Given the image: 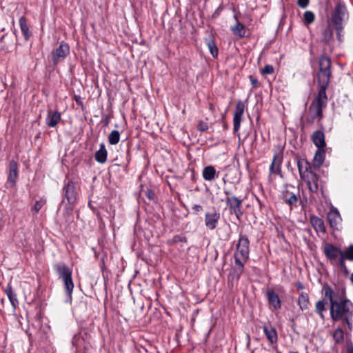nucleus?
Returning <instances> with one entry per match:
<instances>
[{
    "mask_svg": "<svg viewBox=\"0 0 353 353\" xmlns=\"http://www.w3.org/2000/svg\"><path fill=\"white\" fill-rule=\"evenodd\" d=\"M331 65L330 58L326 54L321 55L319 59V71L317 73L319 92L309 109L310 112L314 113V118L322 117L323 109L325 108L327 104L326 90L332 75Z\"/></svg>",
    "mask_w": 353,
    "mask_h": 353,
    "instance_id": "nucleus-1",
    "label": "nucleus"
},
{
    "mask_svg": "<svg viewBox=\"0 0 353 353\" xmlns=\"http://www.w3.org/2000/svg\"><path fill=\"white\" fill-rule=\"evenodd\" d=\"M330 317L333 321H341L343 326H347L348 331L346 332V336H350L353 330V303L350 300L332 303L330 305Z\"/></svg>",
    "mask_w": 353,
    "mask_h": 353,
    "instance_id": "nucleus-2",
    "label": "nucleus"
},
{
    "mask_svg": "<svg viewBox=\"0 0 353 353\" xmlns=\"http://www.w3.org/2000/svg\"><path fill=\"white\" fill-rule=\"evenodd\" d=\"M54 270L63 283V288L67 296L66 301L72 302V294L74 290V283L72 279V270L64 263H57L53 266Z\"/></svg>",
    "mask_w": 353,
    "mask_h": 353,
    "instance_id": "nucleus-3",
    "label": "nucleus"
},
{
    "mask_svg": "<svg viewBox=\"0 0 353 353\" xmlns=\"http://www.w3.org/2000/svg\"><path fill=\"white\" fill-rule=\"evenodd\" d=\"M249 255L250 240L246 234L241 232L234 253V260L247 262L249 259Z\"/></svg>",
    "mask_w": 353,
    "mask_h": 353,
    "instance_id": "nucleus-4",
    "label": "nucleus"
},
{
    "mask_svg": "<svg viewBox=\"0 0 353 353\" xmlns=\"http://www.w3.org/2000/svg\"><path fill=\"white\" fill-rule=\"evenodd\" d=\"M323 292L325 297H328L330 305H332V303H342L343 301L348 300L346 298V293L344 289L336 290L334 291L332 290L330 286L327 284H325L323 287Z\"/></svg>",
    "mask_w": 353,
    "mask_h": 353,
    "instance_id": "nucleus-5",
    "label": "nucleus"
},
{
    "mask_svg": "<svg viewBox=\"0 0 353 353\" xmlns=\"http://www.w3.org/2000/svg\"><path fill=\"white\" fill-rule=\"evenodd\" d=\"M231 214H234L238 220L241 219L243 212L241 210L242 200L235 196L226 197L225 199Z\"/></svg>",
    "mask_w": 353,
    "mask_h": 353,
    "instance_id": "nucleus-6",
    "label": "nucleus"
},
{
    "mask_svg": "<svg viewBox=\"0 0 353 353\" xmlns=\"http://www.w3.org/2000/svg\"><path fill=\"white\" fill-rule=\"evenodd\" d=\"M70 52L69 45L61 41L59 46L52 52V60L54 65L63 61Z\"/></svg>",
    "mask_w": 353,
    "mask_h": 353,
    "instance_id": "nucleus-7",
    "label": "nucleus"
},
{
    "mask_svg": "<svg viewBox=\"0 0 353 353\" xmlns=\"http://www.w3.org/2000/svg\"><path fill=\"white\" fill-rule=\"evenodd\" d=\"M63 194L64 198L67 199L69 204H73L75 203L77 192L75 184L72 181H65L63 187Z\"/></svg>",
    "mask_w": 353,
    "mask_h": 353,
    "instance_id": "nucleus-8",
    "label": "nucleus"
},
{
    "mask_svg": "<svg viewBox=\"0 0 353 353\" xmlns=\"http://www.w3.org/2000/svg\"><path fill=\"white\" fill-rule=\"evenodd\" d=\"M220 219L221 214L219 212L213 208L212 211L208 212L205 214L204 221L206 228L210 230H215Z\"/></svg>",
    "mask_w": 353,
    "mask_h": 353,
    "instance_id": "nucleus-9",
    "label": "nucleus"
},
{
    "mask_svg": "<svg viewBox=\"0 0 353 353\" xmlns=\"http://www.w3.org/2000/svg\"><path fill=\"white\" fill-rule=\"evenodd\" d=\"M235 266L232 269L228 274V281L232 283H237L245 268V264L247 262L239 260H234Z\"/></svg>",
    "mask_w": 353,
    "mask_h": 353,
    "instance_id": "nucleus-10",
    "label": "nucleus"
},
{
    "mask_svg": "<svg viewBox=\"0 0 353 353\" xmlns=\"http://www.w3.org/2000/svg\"><path fill=\"white\" fill-rule=\"evenodd\" d=\"M19 177L18 164L16 161L11 160L9 162V169L8 172V179L6 185L10 188L16 185Z\"/></svg>",
    "mask_w": 353,
    "mask_h": 353,
    "instance_id": "nucleus-11",
    "label": "nucleus"
},
{
    "mask_svg": "<svg viewBox=\"0 0 353 353\" xmlns=\"http://www.w3.org/2000/svg\"><path fill=\"white\" fill-rule=\"evenodd\" d=\"M302 179L306 182L308 189L311 192L316 193L318 192L321 181L319 176L314 170L309 172Z\"/></svg>",
    "mask_w": 353,
    "mask_h": 353,
    "instance_id": "nucleus-12",
    "label": "nucleus"
},
{
    "mask_svg": "<svg viewBox=\"0 0 353 353\" xmlns=\"http://www.w3.org/2000/svg\"><path fill=\"white\" fill-rule=\"evenodd\" d=\"M346 13L347 9L345 4L338 2L332 15V21L333 23L336 26L341 25Z\"/></svg>",
    "mask_w": 353,
    "mask_h": 353,
    "instance_id": "nucleus-13",
    "label": "nucleus"
},
{
    "mask_svg": "<svg viewBox=\"0 0 353 353\" xmlns=\"http://www.w3.org/2000/svg\"><path fill=\"white\" fill-rule=\"evenodd\" d=\"M245 105L241 101H239L236 105V108L234 113L233 125L234 132H236L239 130L242 116L244 112Z\"/></svg>",
    "mask_w": 353,
    "mask_h": 353,
    "instance_id": "nucleus-14",
    "label": "nucleus"
},
{
    "mask_svg": "<svg viewBox=\"0 0 353 353\" xmlns=\"http://www.w3.org/2000/svg\"><path fill=\"white\" fill-rule=\"evenodd\" d=\"M323 253L327 259L334 261L342 254V250L327 243L323 247Z\"/></svg>",
    "mask_w": 353,
    "mask_h": 353,
    "instance_id": "nucleus-15",
    "label": "nucleus"
},
{
    "mask_svg": "<svg viewBox=\"0 0 353 353\" xmlns=\"http://www.w3.org/2000/svg\"><path fill=\"white\" fill-rule=\"evenodd\" d=\"M297 167L301 179L304 178L305 175L314 169V166L305 159H297Z\"/></svg>",
    "mask_w": 353,
    "mask_h": 353,
    "instance_id": "nucleus-16",
    "label": "nucleus"
},
{
    "mask_svg": "<svg viewBox=\"0 0 353 353\" xmlns=\"http://www.w3.org/2000/svg\"><path fill=\"white\" fill-rule=\"evenodd\" d=\"M266 298L269 303L273 306L274 310L281 309V301L278 294L273 290H268L266 292Z\"/></svg>",
    "mask_w": 353,
    "mask_h": 353,
    "instance_id": "nucleus-17",
    "label": "nucleus"
},
{
    "mask_svg": "<svg viewBox=\"0 0 353 353\" xmlns=\"http://www.w3.org/2000/svg\"><path fill=\"white\" fill-rule=\"evenodd\" d=\"M263 329L269 342L271 344L276 343L278 336L276 329L270 323L263 325Z\"/></svg>",
    "mask_w": 353,
    "mask_h": 353,
    "instance_id": "nucleus-18",
    "label": "nucleus"
},
{
    "mask_svg": "<svg viewBox=\"0 0 353 353\" xmlns=\"http://www.w3.org/2000/svg\"><path fill=\"white\" fill-rule=\"evenodd\" d=\"M61 113L58 111L48 112L46 123L50 128H54L61 121Z\"/></svg>",
    "mask_w": 353,
    "mask_h": 353,
    "instance_id": "nucleus-19",
    "label": "nucleus"
},
{
    "mask_svg": "<svg viewBox=\"0 0 353 353\" xmlns=\"http://www.w3.org/2000/svg\"><path fill=\"white\" fill-rule=\"evenodd\" d=\"M281 163L282 157L278 154H275L273 157L272 163L270 166V173L271 174H281Z\"/></svg>",
    "mask_w": 353,
    "mask_h": 353,
    "instance_id": "nucleus-20",
    "label": "nucleus"
},
{
    "mask_svg": "<svg viewBox=\"0 0 353 353\" xmlns=\"http://www.w3.org/2000/svg\"><path fill=\"white\" fill-rule=\"evenodd\" d=\"M281 199L283 202L290 206V209H292L293 206H296L298 202V197L296 195L288 190H285L282 192Z\"/></svg>",
    "mask_w": 353,
    "mask_h": 353,
    "instance_id": "nucleus-21",
    "label": "nucleus"
},
{
    "mask_svg": "<svg viewBox=\"0 0 353 353\" xmlns=\"http://www.w3.org/2000/svg\"><path fill=\"white\" fill-rule=\"evenodd\" d=\"M219 172H216L215 168L213 165L205 166L202 171L203 178L208 181H213L218 176Z\"/></svg>",
    "mask_w": 353,
    "mask_h": 353,
    "instance_id": "nucleus-22",
    "label": "nucleus"
},
{
    "mask_svg": "<svg viewBox=\"0 0 353 353\" xmlns=\"http://www.w3.org/2000/svg\"><path fill=\"white\" fill-rule=\"evenodd\" d=\"M312 140L313 143L318 148H323L325 146V135L321 130H317L313 132L312 135Z\"/></svg>",
    "mask_w": 353,
    "mask_h": 353,
    "instance_id": "nucleus-23",
    "label": "nucleus"
},
{
    "mask_svg": "<svg viewBox=\"0 0 353 353\" xmlns=\"http://www.w3.org/2000/svg\"><path fill=\"white\" fill-rule=\"evenodd\" d=\"M348 331V329L346 330L345 326H343L342 324L339 325L333 333V339L335 343L341 344L344 341V335H346V332Z\"/></svg>",
    "mask_w": 353,
    "mask_h": 353,
    "instance_id": "nucleus-24",
    "label": "nucleus"
},
{
    "mask_svg": "<svg viewBox=\"0 0 353 353\" xmlns=\"http://www.w3.org/2000/svg\"><path fill=\"white\" fill-rule=\"evenodd\" d=\"M108 152L104 143H101L99 149L94 154L95 160L99 163H104L107 160Z\"/></svg>",
    "mask_w": 353,
    "mask_h": 353,
    "instance_id": "nucleus-25",
    "label": "nucleus"
},
{
    "mask_svg": "<svg viewBox=\"0 0 353 353\" xmlns=\"http://www.w3.org/2000/svg\"><path fill=\"white\" fill-rule=\"evenodd\" d=\"M19 26L23 33L25 40L28 41L32 35L31 32L29 30V28L27 23V20L25 17H21L19 21Z\"/></svg>",
    "mask_w": 353,
    "mask_h": 353,
    "instance_id": "nucleus-26",
    "label": "nucleus"
},
{
    "mask_svg": "<svg viewBox=\"0 0 353 353\" xmlns=\"http://www.w3.org/2000/svg\"><path fill=\"white\" fill-rule=\"evenodd\" d=\"M310 223L316 231L325 232V228L323 221L316 216L310 217Z\"/></svg>",
    "mask_w": 353,
    "mask_h": 353,
    "instance_id": "nucleus-27",
    "label": "nucleus"
},
{
    "mask_svg": "<svg viewBox=\"0 0 353 353\" xmlns=\"http://www.w3.org/2000/svg\"><path fill=\"white\" fill-rule=\"evenodd\" d=\"M325 159V152L323 148H318L314 157V168H319Z\"/></svg>",
    "mask_w": 353,
    "mask_h": 353,
    "instance_id": "nucleus-28",
    "label": "nucleus"
},
{
    "mask_svg": "<svg viewBox=\"0 0 353 353\" xmlns=\"http://www.w3.org/2000/svg\"><path fill=\"white\" fill-rule=\"evenodd\" d=\"M5 292L11 303L13 309L14 310L17 305H18V300L17 298L16 293L14 292V291L12 290V287L10 285H8Z\"/></svg>",
    "mask_w": 353,
    "mask_h": 353,
    "instance_id": "nucleus-29",
    "label": "nucleus"
},
{
    "mask_svg": "<svg viewBox=\"0 0 353 353\" xmlns=\"http://www.w3.org/2000/svg\"><path fill=\"white\" fill-rule=\"evenodd\" d=\"M298 304L301 310H307L310 304L308 294L305 292H301L299 296Z\"/></svg>",
    "mask_w": 353,
    "mask_h": 353,
    "instance_id": "nucleus-30",
    "label": "nucleus"
},
{
    "mask_svg": "<svg viewBox=\"0 0 353 353\" xmlns=\"http://www.w3.org/2000/svg\"><path fill=\"white\" fill-rule=\"evenodd\" d=\"M327 219L330 227L332 228H336L339 220L340 219L339 213L337 211L330 212L327 214Z\"/></svg>",
    "mask_w": 353,
    "mask_h": 353,
    "instance_id": "nucleus-31",
    "label": "nucleus"
},
{
    "mask_svg": "<svg viewBox=\"0 0 353 353\" xmlns=\"http://www.w3.org/2000/svg\"><path fill=\"white\" fill-rule=\"evenodd\" d=\"M205 43L212 56L213 57H216L218 55V48L216 46L214 40L211 37H210L205 39Z\"/></svg>",
    "mask_w": 353,
    "mask_h": 353,
    "instance_id": "nucleus-32",
    "label": "nucleus"
},
{
    "mask_svg": "<svg viewBox=\"0 0 353 353\" xmlns=\"http://www.w3.org/2000/svg\"><path fill=\"white\" fill-rule=\"evenodd\" d=\"M232 30L236 36H239V37H243L245 36V26L238 21L236 25L232 28Z\"/></svg>",
    "mask_w": 353,
    "mask_h": 353,
    "instance_id": "nucleus-33",
    "label": "nucleus"
},
{
    "mask_svg": "<svg viewBox=\"0 0 353 353\" xmlns=\"http://www.w3.org/2000/svg\"><path fill=\"white\" fill-rule=\"evenodd\" d=\"M120 132L118 130H112L108 136V141L111 145H116L119 142Z\"/></svg>",
    "mask_w": 353,
    "mask_h": 353,
    "instance_id": "nucleus-34",
    "label": "nucleus"
},
{
    "mask_svg": "<svg viewBox=\"0 0 353 353\" xmlns=\"http://www.w3.org/2000/svg\"><path fill=\"white\" fill-rule=\"evenodd\" d=\"M333 37V32L330 27L325 28L322 32L321 39L325 43H328Z\"/></svg>",
    "mask_w": 353,
    "mask_h": 353,
    "instance_id": "nucleus-35",
    "label": "nucleus"
},
{
    "mask_svg": "<svg viewBox=\"0 0 353 353\" xmlns=\"http://www.w3.org/2000/svg\"><path fill=\"white\" fill-rule=\"evenodd\" d=\"M315 310L316 312L319 314L321 319H323L324 315L323 314V312L325 310V302L323 300H319L316 303Z\"/></svg>",
    "mask_w": 353,
    "mask_h": 353,
    "instance_id": "nucleus-36",
    "label": "nucleus"
},
{
    "mask_svg": "<svg viewBox=\"0 0 353 353\" xmlns=\"http://www.w3.org/2000/svg\"><path fill=\"white\" fill-rule=\"evenodd\" d=\"M342 254L347 260L353 261V245L346 248L344 251L342 250Z\"/></svg>",
    "mask_w": 353,
    "mask_h": 353,
    "instance_id": "nucleus-37",
    "label": "nucleus"
},
{
    "mask_svg": "<svg viewBox=\"0 0 353 353\" xmlns=\"http://www.w3.org/2000/svg\"><path fill=\"white\" fill-rule=\"evenodd\" d=\"M303 18L307 24H310L314 21V14L312 11H305Z\"/></svg>",
    "mask_w": 353,
    "mask_h": 353,
    "instance_id": "nucleus-38",
    "label": "nucleus"
},
{
    "mask_svg": "<svg viewBox=\"0 0 353 353\" xmlns=\"http://www.w3.org/2000/svg\"><path fill=\"white\" fill-rule=\"evenodd\" d=\"M46 199H41L39 201H37L32 208V210L34 211L35 213H37L42 207L46 204Z\"/></svg>",
    "mask_w": 353,
    "mask_h": 353,
    "instance_id": "nucleus-39",
    "label": "nucleus"
},
{
    "mask_svg": "<svg viewBox=\"0 0 353 353\" xmlns=\"http://www.w3.org/2000/svg\"><path fill=\"white\" fill-rule=\"evenodd\" d=\"M274 72V67L272 65H266L262 69L261 73L263 74H271Z\"/></svg>",
    "mask_w": 353,
    "mask_h": 353,
    "instance_id": "nucleus-40",
    "label": "nucleus"
},
{
    "mask_svg": "<svg viewBox=\"0 0 353 353\" xmlns=\"http://www.w3.org/2000/svg\"><path fill=\"white\" fill-rule=\"evenodd\" d=\"M197 129L201 132H205L208 129V125L205 122L200 121L198 124Z\"/></svg>",
    "mask_w": 353,
    "mask_h": 353,
    "instance_id": "nucleus-41",
    "label": "nucleus"
},
{
    "mask_svg": "<svg viewBox=\"0 0 353 353\" xmlns=\"http://www.w3.org/2000/svg\"><path fill=\"white\" fill-rule=\"evenodd\" d=\"M347 260L346 258L344 256V255H343L342 254H341L339 255V267L341 268H345V261Z\"/></svg>",
    "mask_w": 353,
    "mask_h": 353,
    "instance_id": "nucleus-42",
    "label": "nucleus"
},
{
    "mask_svg": "<svg viewBox=\"0 0 353 353\" xmlns=\"http://www.w3.org/2000/svg\"><path fill=\"white\" fill-rule=\"evenodd\" d=\"M310 0H297V5L301 8H305L309 5Z\"/></svg>",
    "mask_w": 353,
    "mask_h": 353,
    "instance_id": "nucleus-43",
    "label": "nucleus"
},
{
    "mask_svg": "<svg viewBox=\"0 0 353 353\" xmlns=\"http://www.w3.org/2000/svg\"><path fill=\"white\" fill-rule=\"evenodd\" d=\"M223 7L222 5H220L214 11V12L212 14V17H216L218 16H219L220 13L221 12V11L223 10Z\"/></svg>",
    "mask_w": 353,
    "mask_h": 353,
    "instance_id": "nucleus-44",
    "label": "nucleus"
},
{
    "mask_svg": "<svg viewBox=\"0 0 353 353\" xmlns=\"http://www.w3.org/2000/svg\"><path fill=\"white\" fill-rule=\"evenodd\" d=\"M192 210L195 212V213L199 212L203 210V208L201 205L195 204L192 207Z\"/></svg>",
    "mask_w": 353,
    "mask_h": 353,
    "instance_id": "nucleus-45",
    "label": "nucleus"
},
{
    "mask_svg": "<svg viewBox=\"0 0 353 353\" xmlns=\"http://www.w3.org/2000/svg\"><path fill=\"white\" fill-rule=\"evenodd\" d=\"M173 239H174V241L176 243L179 242V241H181V242L186 241L185 237H182L179 235L174 236Z\"/></svg>",
    "mask_w": 353,
    "mask_h": 353,
    "instance_id": "nucleus-46",
    "label": "nucleus"
},
{
    "mask_svg": "<svg viewBox=\"0 0 353 353\" xmlns=\"http://www.w3.org/2000/svg\"><path fill=\"white\" fill-rule=\"evenodd\" d=\"M250 82L252 85H254V86L257 85L258 80L256 78L253 77L252 76H250Z\"/></svg>",
    "mask_w": 353,
    "mask_h": 353,
    "instance_id": "nucleus-47",
    "label": "nucleus"
},
{
    "mask_svg": "<svg viewBox=\"0 0 353 353\" xmlns=\"http://www.w3.org/2000/svg\"><path fill=\"white\" fill-rule=\"evenodd\" d=\"M102 122L103 123V125L105 126H107L110 122V117L108 116H105Z\"/></svg>",
    "mask_w": 353,
    "mask_h": 353,
    "instance_id": "nucleus-48",
    "label": "nucleus"
},
{
    "mask_svg": "<svg viewBox=\"0 0 353 353\" xmlns=\"http://www.w3.org/2000/svg\"><path fill=\"white\" fill-rule=\"evenodd\" d=\"M75 101L77 104L82 105V101L80 97L75 96Z\"/></svg>",
    "mask_w": 353,
    "mask_h": 353,
    "instance_id": "nucleus-49",
    "label": "nucleus"
},
{
    "mask_svg": "<svg viewBox=\"0 0 353 353\" xmlns=\"http://www.w3.org/2000/svg\"><path fill=\"white\" fill-rule=\"evenodd\" d=\"M296 286L298 290H302L304 288L303 285L301 282H297L296 283Z\"/></svg>",
    "mask_w": 353,
    "mask_h": 353,
    "instance_id": "nucleus-50",
    "label": "nucleus"
},
{
    "mask_svg": "<svg viewBox=\"0 0 353 353\" xmlns=\"http://www.w3.org/2000/svg\"><path fill=\"white\" fill-rule=\"evenodd\" d=\"M307 199L305 198L303 200H301L300 203L303 207L307 203Z\"/></svg>",
    "mask_w": 353,
    "mask_h": 353,
    "instance_id": "nucleus-51",
    "label": "nucleus"
},
{
    "mask_svg": "<svg viewBox=\"0 0 353 353\" xmlns=\"http://www.w3.org/2000/svg\"><path fill=\"white\" fill-rule=\"evenodd\" d=\"M341 270L343 271V272L346 274H347L349 273L348 272V270L347 268V266L345 265V268H341Z\"/></svg>",
    "mask_w": 353,
    "mask_h": 353,
    "instance_id": "nucleus-52",
    "label": "nucleus"
},
{
    "mask_svg": "<svg viewBox=\"0 0 353 353\" xmlns=\"http://www.w3.org/2000/svg\"><path fill=\"white\" fill-rule=\"evenodd\" d=\"M347 353H353V346L348 347Z\"/></svg>",
    "mask_w": 353,
    "mask_h": 353,
    "instance_id": "nucleus-53",
    "label": "nucleus"
},
{
    "mask_svg": "<svg viewBox=\"0 0 353 353\" xmlns=\"http://www.w3.org/2000/svg\"><path fill=\"white\" fill-rule=\"evenodd\" d=\"M257 201H258V202H259V204L260 208H262V203H261V202L259 199H257Z\"/></svg>",
    "mask_w": 353,
    "mask_h": 353,
    "instance_id": "nucleus-54",
    "label": "nucleus"
},
{
    "mask_svg": "<svg viewBox=\"0 0 353 353\" xmlns=\"http://www.w3.org/2000/svg\"><path fill=\"white\" fill-rule=\"evenodd\" d=\"M350 280H351L352 283H353V273L351 274Z\"/></svg>",
    "mask_w": 353,
    "mask_h": 353,
    "instance_id": "nucleus-55",
    "label": "nucleus"
},
{
    "mask_svg": "<svg viewBox=\"0 0 353 353\" xmlns=\"http://www.w3.org/2000/svg\"><path fill=\"white\" fill-rule=\"evenodd\" d=\"M225 193L226 194H230V192H229L228 191H226V190L225 191Z\"/></svg>",
    "mask_w": 353,
    "mask_h": 353,
    "instance_id": "nucleus-56",
    "label": "nucleus"
},
{
    "mask_svg": "<svg viewBox=\"0 0 353 353\" xmlns=\"http://www.w3.org/2000/svg\"><path fill=\"white\" fill-rule=\"evenodd\" d=\"M289 353H299L298 352H289Z\"/></svg>",
    "mask_w": 353,
    "mask_h": 353,
    "instance_id": "nucleus-57",
    "label": "nucleus"
},
{
    "mask_svg": "<svg viewBox=\"0 0 353 353\" xmlns=\"http://www.w3.org/2000/svg\"><path fill=\"white\" fill-rule=\"evenodd\" d=\"M276 353H282L280 351H277Z\"/></svg>",
    "mask_w": 353,
    "mask_h": 353,
    "instance_id": "nucleus-58",
    "label": "nucleus"
}]
</instances>
